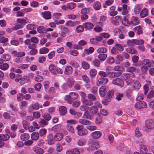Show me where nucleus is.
I'll list each match as a JSON object with an SVG mask.
<instances>
[{
	"mask_svg": "<svg viewBox=\"0 0 154 154\" xmlns=\"http://www.w3.org/2000/svg\"><path fill=\"white\" fill-rule=\"evenodd\" d=\"M76 129L77 131L78 134L81 136L86 135L88 133L87 130L83 128V127L81 125L77 126Z\"/></svg>",
	"mask_w": 154,
	"mask_h": 154,
	"instance_id": "f257e3e1",
	"label": "nucleus"
},
{
	"mask_svg": "<svg viewBox=\"0 0 154 154\" xmlns=\"http://www.w3.org/2000/svg\"><path fill=\"white\" fill-rule=\"evenodd\" d=\"M147 104L144 101H140L135 103L134 105L135 108L137 109H141L146 108Z\"/></svg>",
	"mask_w": 154,
	"mask_h": 154,
	"instance_id": "f03ea898",
	"label": "nucleus"
},
{
	"mask_svg": "<svg viewBox=\"0 0 154 154\" xmlns=\"http://www.w3.org/2000/svg\"><path fill=\"white\" fill-rule=\"evenodd\" d=\"M112 83L120 87H122L124 85L123 81L121 79L117 78L114 79L112 81Z\"/></svg>",
	"mask_w": 154,
	"mask_h": 154,
	"instance_id": "7ed1b4c3",
	"label": "nucleus"
},
{
	"mask_svg": "<svg viewBox=\"0 0 154 154\" xmlns=\"http://www.w3.org/2000/svg\"><path fill=\"white\" fill-rule=\"evenodd\" d=\"M145 124L146 127L149 129H151L154 128V121L152 119L146 120Z\"/></svg>",
	"mask_w": 154,
	"mask_h": 154,
	"instance_id": "20e7f679",
	"label": "nucleus"
},
{
	"mask_svg": "<svg viewBox=\"0 0 154 154\" xmlns=\"http://www.w3.org/2000/svg\"><path fill=\"white\" fill-rule=\"evenodd\" d=\"M60 29L61 31V35L62 36L64 37L66 35V34H68L69 32V30L64 26H60Z\"/></svg>",
	"mask_w": 154,
	"mask_h": 154,
	"instance_id": "39448f33",
	"label": "nucleus"
},
{
	"mask_svg": "<svg viewBox=\"0 0 154 154\" xmlns=\"http://www.w3.org/2000/svg\"><path fill=\"white\" fill-rule=\"evenodd\" d=\"M108 82V79L105 77H101L99 79L97 82L98 85H104L106 84Z\"/></svg>",
	"mask_w": 154,
	"mask_h": 154,
	"instance_id": "423d86ee",
	"label": "nucleus"
},
{
	"mask_svg": "<svg viewBox=\"0 0 154 154\" xmlns=\"http://www.w3.org/2000/svg\"><path fill=\"white\" fill-rule=\"evenodd\" d=\"M47 141L49 145H52L54 143V137L52 134H49L47 136Z\"/></svg>",
	"mask_w": 154,
	"mask_h": 154,
	"instance_id": "0eeeda50",
	"label": "nucleus"
},
{
	"mask_svg": "<svg viewBox=\"0 0 154 154\" xmlns=\"http://www.w3.org/2000/svg\"><path fill=\"white\" fill-rule=\"evenodd\" d=\"M91 135L94 139H98L101 137L102 133L100 131H95L92 133Z\"/></svg>",
	"mask_w": 154,
	"mask_h": 154,
	"instance_id": "6e6552de",
	"label": "nucleus"
},
{
	"mask_svg": "<svg viewBox=\"0 0 154 154\" xmlns=\"http://www.w3.org/2000/svg\"><path fill=\"white\" fill-rule=\"evenodd\" d=\"M133 88L136 90H139L140 88L141 85L139 82L134 80L132 82Z\"/></svg>",
	"mask_w": 154,
	"mask_h": 154,
	"instance_id": "1a4fd4ad",
	"label": "nucleus"
},
{
	"mask_svg": "<svg viewBox=\"0 0 154 154\" xmlns=\"http://www.w3.org/2000/svg\"><path fill=\"white\" fill-rule=\"evenodd\" d=\"M106 91V87L102 86L99 89V92L100 96L103 97L105 95Z\"/></svg>",
	"mask_w": 154,
	"mask_h": 154,
	"instance_id": "9d476101",
	"label": "nucleus"
},
{
	"mask_svg": "<svg viewBox=\"0 0 154 154\" xmlns=\"http://www.w3.org/2000/svg\"><path fill=\"white\" fill-rule=\"evenodd\" d=\"M148 151L146 146L143 144H140V152L142 154H144Z\"/></svg>",
	"mask_w": 154,
	"mask_h": 154,
	"instance_id": "9b49d317",
	"label": "nucleus"
},
{
	"mask_svg": "<svg viewBox=\"0 0 154 154\" xmlns=\"http://www.w3.org/2000/svg\"><path fill=\"white\" fill-rule=\"evenodd\" d=\"M42 17L45 19L48 20L51 18V13L49 11H46L42 13Z\"/></svg>",
	"mask_w": 154,
	"mask_h": 154,
	"instance_id": "f8f14e48",
	"label": "nucleus"
},
{
	"mask_svg": "<svg viewBox=\"0 0 154 154\" xmlns=\"http://www.w3.org/2000/svg\"><path fill=\"white\" fill-rule=\"evenodd\" d=\"M79 122L81 124L84 125H88L91 124L90 121L84 119H81L79 120Z\"/></svg>",
	"mask_w": 154,
	"mask_h": 154,
	"instance_id": "ddd939ff",
	"label": "nucleus"
},
{
	"mask_svg": "<svg viewBox=\"0 0 154 154\" xmlns=\"http://www.w3.org/2000/svg\"><path fill=\"white\" fill-rule=\"evenodd\" d=\"M63 134L61 133H56L54 136V140L57 141H59L62 140L63 138Z\"/></svg>",
	"mask_w": 154,
	"mask_h": 154,
	"instance_id": "4468645a",
	"label": "nucleus"
},
{
	"mask_svg": "<svg viewBox=\"0 0 154 154\" xmlns=\"http://www.w3.org/2000/svg\"><path fill=\"white\" fill-rule=\"evenodd\" d=\"M89 12V10H81V13L83 14L81 16V19L82 20L87 19L88 18V15L86 14Z\"/></svg>",
	"mask_w": 154,
	"mask_h": 154,
	"instance_id": "2eb2a0df",
	"label": "nucleus"
},
{
	"mask_svg": "<svg viewBox=\"0 0 154 154\" xmlns=\"http://www.w3.org/2000/svg\"><path fill=\"white\" fill-rule=\"evenodd\" d=\"M107 72V75L109 78H114V72L111 71V70L110 69V67H107L106 69V71Z\"/></svg>",
	"mask_w": 154,
	"mask_h": 154,
	"instance_id": "dca6fc26",
	"label": "nucleus"
},
{
	"mask_svg": "<svg viewBox=\"0 0 154 154\" xmlns=\"http://www.w3.org/2000/svg\"><path fill=\"white\" fill-rule=\"evenodd\" d=\"M131 23L134 25H136L140 23V20L139 18L136 17H132L131 18Z\"/></svg>",
	"mask_w": 154,
	"mask_h": 154,
	"instance_id": "f3484780",
	"label": "nucleus"
},
{
	"mask_svg": "<svg viewBox=\"0 0 154 154\" xmlns=\"http://www.w3.org/2000/svg\"><path fill=\"white\" fill-rule=\"evenodd\" d=\"M39 135L38 132H34L32 133L31 135V138L33 140H38L39 138Z\"/></svg>",
	"mask_w": 154,
	"mask_h": 154,
	"instance_id": "a211bd4d",
	"label": "nucleus"
},
{
	"mask_svg": "<svg viewBox=\"0 0 154 154\" xmlns=\"http://www.w3.org/2000/svg\"><path fill=\"white\" fill-rule=\"evenodd\" d=\"M34 151L38 154H43L44 153V150L41 148L36 147L33 148Z\"/></svg>",
	"mask_w": 154,
	"mask_h": 154,
	"instance_id": "6ab92c4d",
	"label": "nucleus"
},
{
	"mask_svg": "<svg viewBox=\"0 0 154 154\" xmlns=\"http://www.w3.org/2000/svg\"><path fill=\"white\" fill-rule=\"evenodd\" d=\"M72 72V67L69 66H66L65 68L64 73L66 75H70Z\"/></svg>",
	"mask_w": 154,
	"mask_h": 154,
	"instance_id": "aec40b11",
	"label": "nucleus"
},
{
	"mask_svg": "<svg viewBox=\"0 0 154 154\" xmlns=\"http://www.w3.org/2000/svg\"><path fill=\"white\" fill-rule=\"evenodd\" d=\"M83 25L86 29H92L94 27L93 24L90 22L84 23Z\"/></svg>",
	"mask_w": 154,
	"mask_h": 154,
	"instance_id": "412c9836",
	"label": "nucleus"
},
{
	"mask_svg": "<svg viewBox=\"0 0 154 154\" xmlns=\"http://www.w3.org/2000/svg\"><path fill=\"white\" fill-rule=\"evenodd\" d=\"M49 69L50 71L53 74L56 75L57 68L53 65H51L49 66Z\"/></svg>",
	"mask_w": 154,
	"mask_h": 154,
	"instance_id": "4be33fe9",
	"label": "nucleus"
},
{
	"mask_svg": "<svg viewBox=\"0 0 154 154\" xmlns=\"http://www.w3.org/2000/svg\"><path fill=\"white\" fill-rule=\"evenodd\" d=\"M59 111L61 115H64L66 113L67 109L64 106H61L59 108Z\"/></svg>",
	"mask_w": 154,
	"mask_h": 154,
	"instance_id": "5701e85b",
	"label": "nucleus"
},
{
	"mask_svg": "<svg viewBox=\"0 0 154 154\" xmlns=\"http://www.w3.org/2000/svg\"><path fill=\"white\" fill-rule=\"evenodd\" d=\"M67 85L69 87L71 88L74 84V81L72 77H69L67 81Z\"/></svg>",
	"mask_w": 154,
	"mask_h": 154,
	"instance_id": "b1692460",
	"label": "nucleus"
},
{
	"mask_svg": "<svg viewBox=\"0 0 154 154\" xmlns=\"http://www.w3.org/2000/svg\"><path fill=\"white\" fill-rule=\"evenodd\" d=\"M29 138V135L26 133L22 134L20 136V138L22 140L26 141L28 140Z\"/></svg>",
	"mask_w": 154,
	"mask_h": 154,
	"instance_id": "393cba45",
	"label": "nucleus"
},
{
	"mask_svg": "<svg viewBox=\"0 0 154 154\" xmlns=\"http://www.w3.org/2000/svg\"><path fill=\"white\" fill-rule=\"evenodd\" d=\"M107 57V55L105 54H100L98 55L97 57L100 61H104Z\"/></svg>",
	"mask_w": 154,
	"mask_h": 154,
	"instance_id": "a878e982",
	"label": "nucleus"
},
{
	"mask_svg": "<svg viewBox=\"0 0 154 154\" xmlns=\"http://www.w3.org/2000/svg\"><path fill=\"white\" fill-rule=\"evenodd\" d=\"M37 31L40 33H46L47 32L46 29L43 26H39L37 29Z\"/></svg>",
	"mask_w": 154,
	"mask_h": 154,
	"instance_id": "bb28decb",
	"label": "nucleus"
},
{
	"mask_svg": "<svg viewBox=\"0 0 154 154\" xmlns=\"http://www.w3.org/2000/svg\"><path fill=\"white\" fill-rule=\"evenodd\" d=\"M0 140L2 141H7L10 138L9 135L7 134H0Z\"/></svg>",
	"mask_w": 154,
	"mask_h": 154,
	"instance_id": "cd10ccee",
	"label": "nucleus"
},
{
	"mask_svg": "<svg viewBox=\"0 0 154 154\" xmlns=\"http://www.w3.org/2000/svg\"><path fill=\"white\" fill-rule=\"evenodd\" d=\"M134 31L136 32L137 34L140 35L143 33L142 28L140 26L135 27L134 29Z\"/></svg>",
	"mask_w": 154,
	"mask_h": 154,
	"instance_id": "c85d7f7f",
	"label": "nucleus"
},
{
	"mask_svg": "<svg viewBox=\"0 0 154 154\" xmlns=\"http://www.w3.org/2000/svg\"><path fill=\"white\" fill-rule=\"evenodd\" d=\"M148 14V10H141L140 13V16L141 18H144Z\"/></svg>",
	"mask_w": 154,
	"mask_h": 154,
	"instance_id": "c756f323",
	"label": "nucleus"
},
{
	"mask_svg": "<svg viewBox=\"0 0 154 154\" xmlns=\"http://www.w3.org/2000/svg\"><path fill=\"white\" fill-rule=\"evenodd\" d=\"M9 65L7 63H2L0 65V69L3 70H5L9 68Z\"/></svg>",
	"mask_w": 154,
	"mask_h": 154,
	"instance_id": "7c9ffc66",
	"label": "nucleus"
},
{
	"mask_svg": "<svg viewBox=\"0 0 154 154\" xmlns=\"http://www.w3.org/2000/svg\"><path fill=\"white\" fill-rule=\"evenodd\" d=\"M139 57L137 56L134 55L132 57V60L133 62L134 63L133 64V65L135 66H138V64L137 63V62L139 60Z\"/></svg>",
	"mask_w": 154,
	"mask_h": 154,
	"instance_id": "2f4dec72",
	"label": "nucleus"
},
{
	"mask_svg": "<svg viewBox=\"0 0 154 154\" xmlns=\"http://www.w3.org/2000/svg\"><path fill=\"white\" fill-rule=\"evenodd\" d=\"M66 128L67 129L71 132L73 134L75 133V130L71 124H68L67 125Z\"/></svg>",
	"mask_w": 154,
	"mask_h": 154,
	"instance_id": "473e14b6",
	"label": "nucleus"
},
{
	"mask_svg": "<svg viewBox=\"0 0 154 154\" xmlns=\"http://www.w3.org/2000/svg\"><path fill=\"white\" fill-rule=\"evenodd\" d=\"M90 111L91 114H95L98 111L97 108L95 106H92L90 108Z\"/></svg>",
	"mask_w": 154,
	"mask_h": 154,
	"instance_id": "72a5a7b5",
	"label": "nucleus"
},
{
	"mask_svg": "<svg viewBox=\"0 0 154 154\" xmlns=\"http://www.w3.org/2000/svg\"><path fill=\"white\" fill-rule=\"evenodd\" d=\"M69 97L71 99L74 100L76 99L78 97V94L76 93L71 92L69 94Z\"/></svg>",
	"mask_w": 154,
	"mask_h": 154,
	"instance_id": "f704fd0d",
	"label": "nucleus"
},
{
	"mask_svg": "<svg viewBox=\"0 0 154 154\" xmlns=\"http://www.w3.org/2000/svg\"><path fill=\"white\" fill-rule=\"evenodd\" d=\"M82 102L84 104L86 105L91 106L93 104V103L91 101L87 99H84Z\"/></svg>",
	"mask_w": 154,
	"mask_h": 154,
	"instance_id": "c9c22d12",
	"label": "nucleus"
},
{
	"mask_svg": "<svg viewBox=\"0 0 154 154\" xmlns=\"http://www.w3.org/2000/svg\"><path fill=\"white\" fill-rule=\"evenodd\" d=\"M97 73V70L94 69H91L90 71V77L92 79L95 77Z\"/></svg>",
	"mask_w": 154,
	"mask_h": 154,
	"instance_id": "e433bc0d",
	"label": "nucleus"
},
{
	"mask_svg": "<svg viewBox=\"0 0 154 154\" xmlns=\"http://www.w3.org/2000/svg\"><path fill=\"white\" fill-rule=\"evenodd\" d=\"M106 49L104 47H101L99 48L97 50V52L100 54H105L107 52Z\"/></svg>",
	"mask_w": 154,
	"mask_h": 154,
	"instance_id": "4c0bfd02",
	"label": "nucleus"
},
{
	"mask_svg": "<svg viewBox=\"0 0 154 154\" xmlns=\"http://www.w3.org/2000/svg\"><path fill=\"white\" fill-rule=\"evenodd\" d=\"M126 51L131 54H135L137 53L136 51L133 48H128L126 49Z\"/></svg>",
	"mask_w": 154,
	"mask_h": 154,
	"instance_id": "58836bf2",
	"label": "nucleus"
},
{
	"mask_svg": "<svg viewBox=\"0 0 154 154\" xmlns=\"http://www.w3.org/2000/svg\"><path fill=\"white\" fill-rule=\"evenodd\" d=\"M101 4L99 2H95L93 5V7L95 10H99L101 7Z\"/></svg>",
	"mask_w": 154,
	"mask_h": 154,
	"instance_id": "ea45409f",
	"label": "nucleus"
},
{
	"mask_svg": "<svg viewBox=\"0 0 154 154\" xmlns=\"http://www.w3.org/2000/svg\"><path fill=\"white\" fill-rule=\"evenodd\" d=\"M49 51V49L47 48L44 47L39 50L40 54H45L48 53Z\"/></svg>",
	"mask_w": 154,
	"mask_h": 154,
	"instance_id": "a19ab883",
	"label": "nucleus"
},
{
	"mask_svg": "<svg viewBox=\"0 0 154 154\" xmlns=\"http://www.w3.org/2000/svg\"><path fill=\"white\" fill-rule=\"evenodd\" d=\"M76 6V4L74 2L70 3L67 5V8H68L72 9L74 8Z\"/></svg>",
	"mask_w": 154,
	"mask_h": 154,
	"instance_id": "79ce46f5",
	"label": "nucleus"
},
{
	"mask_svg": "<svg viewBox=\"0 0 154 154\" xmlns=\"http://www.w3.org/2000/svg\"><path fill=\"white\" fill-rule=\"evenodd\" d=\"M93 65L95 66L98 67L100 65V62L98 59H95L92 61Z\"/></svg>",
	"mask_w": 154,
	"mask_h": 154,
	"instance_id": "37998d69",
	"label": "nucleus"
},
{
	"mask_svg": "<svg viewBox=\"0 0 154 154\" xmlns=\"http://www.w3.org/2000/svg\"><path fill=\"white\" fill-rule=\"evenodd\" d=\"M114 70L119 72H123L124 70V68L120 66H117L114 67Z\"/></svg>",
	"mask_w": 154,
	"mask_h": 154,
	"instance_id": "c03bdc74",
	"label": "nucleus"
},
{
	"mask_svg": "<svg viewBox=\"0 0 154 154\" xmlns=\"http://www.w3.org/2000/svg\"><path fill=\"white\" fill-rule=\"evenodd\" d=\"M84 31V27L82 25L77 26L76 28V31L78 33L83 32Z\"/></svg>",
	"mask_w": 154,
	"mask_h": 154,
	"instance_id": "a18cd8bd",
	"label": "nucleus"
},
{
	"mask_svg": "<svg viewBox=\"0 0 154 154\" xmlns=\"http://www.w3.org/2000/svg\"><path fill=\"white\" fill-rule=\"evenodd\" d=\"M95 122L97 124H100L102 123V119L100 116H98L96 118Z\"/></svg>",
	"mask_w": 154,
	"mask_h": 154,
	"instance_id": "49530a36",
	"label": "nucleus"
},
{
	"mask_svg": "<svg viewBox=\"0 0 154 154\" xmlns=\"http://www.w3.org/2000/svg\"><path fill=\"white\" fill-rule=\"evenodd\" d=\"M42 116L44 119L48 121L50 120L51 119V116L48 114H43Z\"/></svg>",
	"mask_w": 154,
	"mask_h": 154,
	"instance_id": "de8ad7c7",
	"label": "nucleus"
},
{
	"mask_svg": "<svg viewBox=\"0 0 154 154\" xmlns=\"http://www.w3.org/2000/svg\"><path fill=\"white\" fill-rule=\"evenodd\" d=\"M61 128V125L60 124L57 125L52 127L51 130L54 131H57Z\"/></svg>",
	"mask_w": 154,
	"mask_h": 154,
	"instance_id": "09e8293b",
	"label": "nucleus"
},
{
	"mask_svg": "<svg viewBox=\"0 0 154 154\" xmlns=\"http://www.w3.org/2000/svg\"><path fill=\"white\" fill-rule=\"evenodd\" d=\"M94 51V48L92 47H90L88 49H85L84 51L87 54H89L92 53Z\"/></svg>",
	"mask_w": 154,
	"mask_h": 154,
	"instance_id": "8fccbe9b",
	"label": "nucleus"
},
{
	"mask_svg": "<svg viewBox=\"0 0 154 154\" xmlns=\"http://www.w3.org/2000/svg\"><path fill=\"white\" fill-rule=\"evenodd\" d=\"M2 58L3 61H8L10 59L11 57L8 54H4L3 55Z\"/></svg>",
	"mask_w": 154,
	"mask_h": 154,
	"instance_id": "3c124183",
	"label": "nucleus"
},
{
	"mask_svg": "<svg viewBox=\"0 0 154 154\" xmlns=\"http://www.w3.org/2000/svg\"><path fill=\"white\" fill-rule=\"evenodd\" d=\"M150 67V66L144 65L141 68V71L143 73H145Z\"/></svg>",
	"mask_w": 154,
	"mask_h": 154,
	"instance_id": "603ef678",
	"label": "nucleus"
},
{
	"mask_svg": "<svg viewBox=\"0 0 154 154\" xmlns=\"http://www.w3.org/2000/svg\"><path fill=\"white\" fill-rule=\"evenodd\" d=\"M88 97L91 101H95L96 100V97L92 94H89L88 95Z\"/></svg>",
	"mask_w": 154,
	"mask_h": 154,
	"instance_id": "864d4df0",
	"label": "nucleus"
},
{
	"mask_svg": "<svg viewBox=\"0 0 154 154\" xmlns=\"http://www.w3.org/2000/svg\"><path fill=\"white\" fill-rule=\"evenodd\" d=\"M22 123L23 128L27 130L29 126V123L26 121L23 120V121Z\"/></svg>",
	"mask_w": 154,
	"mask_h": 154,
	"instance_id": "5fc2aeb1",
	"label": "nucleus"
},
{
	"mask_svg": "<svg viewBox=\"0 0 154 154\" xmlns=\"http://www.w3.org/2000/svg\"><path fill=\"white\" fill-rule=\"evenodd\" d=\"M47 131V130L46 129H41L39 131V135L41 137L43 136L46 134Z\"/></svg>",
	"mask_w": 154,
	"mask_h": 154,
	"instance_id": "6e6d98bb",
	"label": "nucleus"
},
{
	"mask_svg": "<svg viewBox=\"0 0 154 154\" xmlns=\"http://www.w3.org/2000/svg\"><path fill=\"white\" fill-rule=\"evenodd\" d=\"M39 124L41 126H43L44 125H48V122L44 119H42L39 122Z\"/></svg>",
	"mask_w": 154,
	"mask_h": 154,
	"instance_id": "4d7b16f0",
	"label": "nucleus"
},
{
	"mask_svg": "<svg viewBox=\"0 0 154 154\" xmlns=\"http://www.w3.org/2000/svg\"><path fill=\"white\" fill-rule=\"evenodd\" d=\"M134 44L137 45H140L143 44L144 43V41L141 39L137 40L134 39Z\"/></svg>",
	"mask_w": 154,
	"mask_h": 154,
	"instance_id": "13d9d810",
	"label": "nucleus"
},
{
	"mask_svg": "<svg viewBox=\"0 0 154 154\" xmlns=\"http://www.w3.org/2000/svg\"><path fill=\"white\" fill-rule=\"evenodd\" d=\"M85 141L82 139H79L77 142V144L80 146H82L85 145Z\"/></svg>",
	"mask_w": 154,
	"mask_h": 154,
	"instance_id": "bf43d9fd",
	"label": "nucleus"
},
{
	"mask_svg": "<svg viewBox=\"0 0 154 154\" xmlns=\"http://www.w3.org/2000/svg\"><path fill=\"white\" fill-rule=\"evenodd\" d=\"M23 99V94L19 93L17 95V99L18 101L20 102Z\"/></svg>",
	"mask_w": 154,
	"mask_h": 154,
	"instance_id": "052dcab7",
	"label": "nucleus"
},
{
	"mask_svg": "<svg viewBox=\"0 0 154 154\" xmlns=\"http://www.w3.org/2000/svg\"><path fill=\"white\" fill-rule=\"evenodd\" d=\"M25 53L23 52H20L16 53L15 56L17 57H21L25 55Z\"/></svg>",
	"mask_w": 154,
	"mask_h": 154,
	"instance_id": "680f3d73",
	"label": "nucleus"
},
{
	"mask_svg": "<svg viewBox=\"0 0 154 154\" xmlns=\"http://www.w3.org/2000/svg\"><path fill=\"white\" fill-rule=\"evenodd\" d=\"M75 23L71 20L68 21L66 23V25L67 26L72 27L74 26Z\"/></svg>",
	"mask_w": 154,
	"mask_h": 154,
	"instance_id": "e2e57ef3",
	"label": "nucleus"
},
{
	"mask_svg": "<svg viewBox=\"0 0 154 154\" xmlns=\"http://www.w3.org/2000/svg\"><path fill=\"white\" fill-rule=\"evenodd\" d=\"M82 66L83 68L85 69H87L89 68V65L88 64L85 62H83L82 63Z\"/></svg>",
	"mask_w": 154,
	"mask_h": 154,
	"instance_id": "0e129e2a",
	"label": "nucleus"
},
{
	"mask_svg": "<svg viewBox=\"0 0 154 154\" xmlns=\"http://www.w3.org/2000/svg\"><path fill=\"white\" fill-rule=\"evenodd\" d=\"M8 41V39L7 38L3 37L2 36H0V42L3 43L6 42Z\"/></svg>",
	"mask_w": 154,
	"mask_h": 154,
	"instance_id": "69168bd1",
	"label": "nucleus"
},
{
	"mask_svg": "<svg viewBox=\"0 0 154 154\" xmlns=\"http://www.w3.org/2000/svg\"><path fill=\"white\" fill-rule=\"evenodd\" d=\"M116 99L118 100V101L121 100V98L123 97V94L119 93H117L116 94Z\"/></svg>",
	"mask_w": 154,
	"mask_h": 154,
	"instance_id": "338daca9",
	"label": "nucleus"
},
{
	"mask_svg": "<svg viewBox=\"0 0 154 154\" xmlns=\"http://www.w3.org/2000/svg\"><path fill=\"white\" fill-rule=\"evenodd\" d=\"M154 97V90L150 91L147 95V97L149 98H151Z\"/></svg>",
	"mask_w": 154,
	"mask_h": 154,
	"instance_id": "774afa93",
	"label": "nucleus"
}]
</instances>
